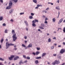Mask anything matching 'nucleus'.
Instances as JSON below:
<instances>
[{"label":"nucleus","instance_id":"1","mask_svg":"<svg viewBox=\"0 0 65 65\" xmlns=\"http://www.w3.org/2000/svg\"><path fill=\"white\" fill-rule=\"evenodd\" d=\"M12 33L13 34V35L12 36V38H13V40L14 41H15V40L17 39V37H16V34L15 33V32L14 30H12Z\"/></svg>","mask_w":65,"mask_h":65},{"label":"nucleus","instance_id":"2","mask_svg":"<svg viewBox=\"0 0 65 65\" xmlns=\"http://www.w3.org/2000/svg\"><path fill=\"white\" fill-rule=\"evenodd\" d=\"M6 48H8L9 46H11L12 45H14V44L12 43H9L8 42H7L6 43Z\"/></svg>","mask_w":65,"mask_h":65},{"label":"nucleus","instance_id":"3","mask_svg":"<svg viewBox=\"0 0 65 65\" xmlns=\"http://www.w3.org/2000/svg\"><path fill=\"white\" fill-rule=\"evenodd\" d=\"M65 52V50L64 49H62L60 51V53L61 54H63Z\"/></svg>","mask_w":65,"mask_h":65},{"label":"nucleus","instance_id":"4","mask_svg":"<svg viewBox=\"0 0 65 65\" xmlns=\"http://www.w3.org/2000/svg\"><path fill=\"white\" fill-rule=\"evenodd\" d=\"M63 19L61 18V19L58 22V24H61V23H62V21H63Z\"/></svg>","mask_w":65,"mask_h":65},{"label":"nucleus","instance_id":"5","mask_svg":"<svg viewBox=\"0 0 65 65\" xmlns=\"http://www.w3.org/2000/svg\"><path fill=\"white\" fill-rule=\"evenodd\" d=\"M55 62L56 64H58L60 63L59 60L57 61V60H55Z\"/></svg>","mask_w":65,"mask_h":65},{"label":"nucleus","instance_id":"6","mask_svg":"<svg viewBox=\"0 0 65 65\" xmlns=\"http://www.w3.org/2000/svg\"><path fill=\"white\" fill-rule=\"evenodd\" d=\"M12 2H10L9 3V6H10V7H12Z\"/></svg>","mask_w":65,"mask_h":65},{"label":"nucleus","instance_id":"7","mask_svg":"<svg viewBox=\"0 0 65 65\" xmlns=\"http://www.w3.org/2000/svg\"><path fill=\"white\" fill-rule=\"evenodd\" d=\"M32 47V44L31 43L29 44L27 47L28 48H29V47Z\"/></svg>","mask_w":65,"mask_h":65},{"label":"nucleus","instance_id":"8","mask_svg":"<svg viewBox=\"0 0 65 65\" xmlns=\"http://www.w3.org/2000/svg\"><path fill=\"white\" fill-rule=\"evenodd\" d=\"M18 58H19V56H17L15 57L14 58V60H17Z\"/></svg>","mask_w":65,"mask_h":65},{"label":"nucleus","instance_id":"9","mask_svg":"<svg viewBox=\"0 0 65 65\" xmlns=\"http://www.w3.org/2000/svg\"><path fill=\"white\" fill-rule=\"evenodd\" d=\"M11 7H10V6H8L7 7H6V9H10Z\"/></svg>","mask_w":65,"mask_h":65},{"label":"nucleus","instance_id":"10","mask_svg":"<svg viewBox=\"0 0 65 65\" xmlns=\"http://www.w3.org/2000/svg\"><path fill=\"white\" fill-rule=\"evenodd\" d=\"M56 9H57V10H60V7L59 6L57 7L56 8Z\"/></svg>","mask_w":65,"mask_h":65},{"label":"nucleus","instance_id":"11","mask_svg":"<svg viewBox=\"0 0 65 65\" xmlns=\"http://www.w3.org/2000/svg\"><path fill=\"white\" fill-rule=\"evenodd\" d=\"M13 11V9H12L11 10L9 11L10 13H11Z\"/></svg>","mask_w":65,"mask_h":65},{"label":"nucleus","instance_id":"12","mask_svg":"<svg viewBox=\"0 0 65 65\" xmlns=\"http://www.w3.org/2000/svg\"><path fill=\"white\" fill-rule=\"evenodd\" d=\"M46 55V53H43L42 57H44V56H45V55Z\"/></svg>","mask_w":65,"mask_h":65},{"label":"nucleus","instance_id":"13","mask_svg":"<svg viewBox=\"0 0 65 65\" xmlns=\"http://www.w3.org/2000/svg\"><path fill=\"white\" fill-rule=\"evenodd\" d=\"M52 21L53 22H56V19H55V18H54L52 19Z\"/></svg>","mask_w":65,"mask_h":65},{"label":"nucleus","instance_id":"14","mask_svg":"<svg viewBox=\"0 0 65 65\" xmlns=\"http://www.w3.org/2000/svg\"><path fill=\"white\" fill-rule=\"evenodd\" d=\"M36 54L37 55H38V54H40V52L37 51L36 52Z\"/></svg>","mask_w":65,"mask_h":65},{"label":"nucleus","instance_id":"15","mask_svg":"<svg viewBox=\"0 0 65 65\" xmlns=\"http://www.w3.org/2000/svg\"><path fill=\"white\" fill-rule=\"evenodd\" d=\"M48 42H51L52 41L51 40V39L50 38H49L48 40Z\"/></svg>","mask_w":65,"mask_h":65},{"label":"nucleus","instance_id":"16","mask_svg":"<svg viewBox=\"0 0 65 65\" xmlns=\"http://www.w3.org/2000/svg\"><path fill=\"white\" fill-rule=\"evenodd\" d=\"M41 26H42V27H45V26H44V24L43 23L41 24Z\"/></svg>","mask_w":65,"mask_h":65},{"label":"nucleus","instance_id":"17","mask_svg":"<svg viewBox=\"0 0 65 65\" xmlns=\"http://www.w3.org/2000/svg\"><path fill=\"white\" fill-rule=\"evenodd\" d=\"M24 23H25L26 26H28V23L26 21H24Z\"/></svg>","mask_w":65,"mask_h":65},{"label":"nucleus","instance_id":"18","mask_svg":"<svg viewBox=\"0 0 65 65\" xmlns=\"http://www.w3.org/2000/svg\"><path fill=\"white\" fill-rule=\"evenodd\" d=\"M39 63V62H38V60H36L35 61V63L36 64H37L38 63Z\"/></svg>","mask_w":65,"mask_h":65},{"label":"nucleus","instance_id":"19","mask_svg":"<svg viewBox=\"0 0 65 65\" xmlns=\"http://www.w3.org/2000/svg\"><path fill=\"white\" fill-rule=\"evenodd\" d=\"M37 6L38 7H42V5H37Z\"/></svg>","mask_w":65,"mask_h":65},{"label":"nucleus","instance_id":"20","mask_svg":"<svg viewBox=\"0 0 65 65\" xmlns=\"http://www.w3.org/2000/svg\"><path fill=\"white\" fill-rule=\"evenodd\" d=\"M41 57L40 56L39 57H37L36 58V59H41Z\"/></svg>","mask_w":65,"mask_h":65},{"label":"nucleus","instance_id":"21","mask_svg":"<svg viewBox=\"0 0 65 65\" xmlns=\"http://www.w3.org/2000/svg\"><path fill=\"white\" fill-rule=\"evenodd\" d=\"M39 28L41 29H44V28L41 27V26H40L39 27Z\"/></svg>","mask_w":65,"mask_h":65},{"label":"nucleus","instance_id":"22","mask_svg":"<svg viewBox=\"0 0 65 65\" xmlns=\"http://www.w3.org/2000/svg\"><path fill=\"white\" fill-rule=\"evenodd\" d=\"M33 2L35 3H37V0H34L33 1Z\"/></svg>","mask_w":65,"mask_h":65},{"label":"nucleus","instance_id":"23","mask_svg":"<svg viewBox=\"0 0 65 65\" xmlns=\"http://www.w3.org/2000/svg\"><path fill=\"white\" fill-rule=\"evenodd\" d=\"M15 57L14 55H12L11 56V57L12 58V59H13V58H14Z\"/></svg>","mask_w":65,"mask_h":65},{"label":"nucleus","instance_id":"24","mask_svg":"<svg viewBox=\"0 0 65 65\" xmlns=\"http://www.w3.org/2000/svg\"><path fill=\"white\" fill-rule=\"evenodd\" d=\"M32 26L33 27H35L36 26V25H35V24L34 23H33L32 24Z\"/></svg>","mask_w":65,"mask_h":65},{"label":"nucleus","instance_id":"25","mask_svg":"<svg viewBox=\"0 0 65 65\" xmlns=\"http://www.w3.org/2000/svg\"><path fill=\"white\" fill-rule=\"evenodd\" d=\"M8 31V30H7V29L5 30V33H7L8 32L7 31Z\"/></svg>","mask_w":65,"mask_h":65},{"label":"nucleus","instance_id":"26","mask_svg":"<svg viewBox=\"0 0 65 65\" xmlns=\"http://www.w3.org/2000/svg\"><path fill=\"white\" fill-rule=\"evenodd\" d=\"M63 31L65 33V27H64L63 28Z\"/></svg>","mask_w":65,"mask_h":65},{"label":"nucleus","instance_id":"27","mask_svg":"<svg viewBox=\"0 0 65 65\" xmlns=\"http://www.w3.org/2000/svg\"><path fill=\"white\" fill-rule=\"evenodd\" d=\"M9 59L10 60H12L13 59H12L11 57L9 58Z\"/></svg>","mask_w":65,"mask_h":65},{"label":"nucleus","instance_id":"28","mask_svg":"<svg viewBox=\"0 0 65 65\" xmlns=\"http://www.w3.org/2000/svg\"><path fill=\"white\" fill-rule=\"evenodd\" d=\"M3 41V39L2 38V39L1 40V43H2Z\"/></svg>","mask_w":65,"mask_h":65},{"label":"nucleus","instance_id":"29","mask_svg":"<svg viewBox=\"0 0 65 65\" xmlns=\"http://www.w3.org/2000/svg\"><path fill=\"white\" fill-rule=\"evenodd\" d=\"M54 47L53 46H52L51 47V49L52 50V49H54Z\"/></svg>","mask_w":65,"mask_h":65},{"label":"nucleus","instance_id":"30","mask_svg":"<svg viewBox=\"0 0 65 65\" xmlns=\"http://www.w3.org/2000/svg\"><path fill=\"white\" fill-rule=\"evenodd\" d=\"M3 20V17H1L0 18V21H2Z\"/></svg>","mask_w":65,"mask_h":65},{"label":"nucleus","instance_id":"31","mask_svg":"<svg viewBox=\"0 0 65 65\" xmlns=\"http://www.w3.org/2000/svg\"><path fill=\"white\" fill-rule=\"evenodd\" d=\"M13 1L15 3H17L18 2V0H13Z\"/></svg>","mask_w":65,"mask_h":65},{"label":"nucleus","instance_id":"32","mask_svg":"<svg viewBox=\"0 0 65 65\" xmlns=\"http://www.w3.org/2000/svg\"><path fill=\"white\" fill-rule=\"evenodd\" d=\"M53 65H55V64H56V62H55H55H53L52 63Z\"/></svg>","mask_w":65,"mask_h":65},{"label":"nucleus","instance_id":"33","mask_svg":"<svg viewBox=\"0 0 65 65\" xmlns=\"http://www.w3.org/2000/svg\"><path fill=\"white\" fill-rule=\"evenodd\" d=\"M21 63H23L22 62V60H21L20 61V62L19 63V64H21Z\"/></svg>","mask_w":65,"mask_h":65},{"label":"nucleus","instance_id":"34","mask_svg":"<svg viewBox=\"0 0 65 65\" xmlns=\"http://www.w3.org/2000/svg\"><path fill=\"white\" fill-rule=\"evenodd\" d=\"M36 22H38V20H35V21L34 22V23H36Z\"/></svg>","mask_w":65,"mask_h":65},{"label":"nucleus","instance_id":"35","mask_svg":"<svg viewBox=\"0 0 65 65\" xmlns=\"http://www.w3.org/2000/svg\"><path fill=\"white\" fill-rule=\"evenodd\" d=\"M22 46H23L24 47H26V46L25 45H24V44H23L22 45Z\"/></svg>","mask_w":65,"mask_h":65},{"label":"nucleus","instance_id":"36","mask_svg":"<svg viewBox=\"0 0 65 65\" xmlns=\"http://www.w3.org/2000/svg\"><path fill=\"white\" fill-rule=\"evenodd\" d=\"M0 60H1V61H4V59H3L2 58H0Z\"/></svg>","mask_w":65,"mask_h":65},{"label":"nucleus","instance_id":"37","mask_svg":"<svg viewBox=\"0 0 65 65\" xmlns=\"http://www.w3.org/2000/svg\"><path fill=\"white\" fill-rule=\"evenodd\" d=\"M24 14V12L21 13H20V15H22V14Z\"/></svg>","mask_w":65,"mask_h":65},{"label":"nucleus","instance_id":"38","mask_svg":"<svg viewBox=\"0 0 65 65\" xmlns=\"http://www.w3.org/2000/svg\"><path fill=\"white\" fill-rule=\"evenodd\" d=\"M29 18L30 19H33V17L32 16H30L29 17Z\"/></svg>","mask_w":65,"mask_h":65},{"label":"nucleus","instance_id":"39","mask_svg":"<svg viewBox=\"0 0 65 65\" xmlns=\"http://www.w3.org/2000/svg\"><path fill=\"white\" fill-rule=\"evenodd\" d=\"M24 38L25 39H27V37L26 36H25L24 37Z\"/></svg>","mask_w":65,"mask_h":65},{"label":"nucleus","instance_id":"40","mask_svg":"<svg viewBox=\"0 0 65 65\" xmlns=\"http://www.w3.org/2000/svg\"><path fill=\"white\" fill-rule=\"evenodd\" d=\"M0 2H1V3H3V0H0Z\"/></svg>","mask_w":65,"mask_h":65},{"label":"nucleus","instance_id":"41","mask_svg":"<svg viewBox=\"0 0 65 65\" xmlns=\"http://www.w3.org/2000/svg\"><path fill=\"white\" fill-rule=\"evenodd\" d=\"M27 58L28 59V60H29V59H30V58L29 57H27Z\"/></svg>","mask_w":65,"mask_h":65},{"label":"nucleus","instance_id":"42","mask_svg":"<svg viewBox=\"0 0 65 65\" xmlns=\"http://www.w3.org/2000/svg\"><path fill=\"white\" fill-rule=\"evenodd\" d=\"M31 15H32V16H33V15H34V14L33 13H31Z\"/></svg>","mask_w":65,"mask_h":65},{"label":"nucleus","instance_id":"43","mask_svg":"<svg viewBox=\"0 0 65 65\" xmlns=\"http://www.w3.org/2000/svg\"><path fill=\"white\" fill-rule=\"evenodd\" d=\"M53 55L55 57L57 56V54H54Z\"/></svg>","mask_w":65,"mask_h":65},{"label":"nucleus","instance_id":"44","mask_svg":"<svg viewBox=\"0 0 65 65\" xmlns=\"http://www.w3.org/2000/svg\"><path fill=\"white\" fill-rule=\"evenodd\" d=\"M44 23L45 24H47V22L45 20L44 22Z\"/></svg>","mask_w":65,"mask_h":65},{"label":"nucleus","instance_id":"45","mask_svg":"<svg viewBox=\"0 0 65 65\" xmlns=\"http://www.w3.org/2000/svg\"><path fill=\"white\" fill-rule=\"evenodd\" d=\"M23 57L24 58H26V56L25 55H23Z\"/></svg>","mask_w":65,"mask_h":65},{"label":"nucleus","instance_id":"46","mask_svg":"<svg viewBox=\"0 0 65 65\" xmlns=\"http://www.w3.org/2000/svg\"><path fill=\"white\" fill-rule=\"evenodd\" d=\"M3 26H6V24H5L4 23L3 24Z\"/></svg>","mask_w":65,"mask_h":65},{"label":"nucleus","instance_id":"47","mask_svg":"<svg viewBox=\"0 0 65 65\" xmlns=\"http://www.w3.org/2000/svg\"><path fill=\"white\" fill-rule=\"evenodd\" d=\"M35 8V9H38V6H37V7H36Z\"/></svg>","mask_w":65,"mask_h":65},{"label":"nucleus","instance_id":"48","mask_svg":"<svg viewBox=\"0 0 65 65\" xmlns=\"http://www.w3.org/2000/svg\"><path fill=\"white\" fill-rule=\"evenodd\" d=\"M32 54H33V55H35L36 54H35V53H34V52H33L32 53Z\"/></svg>","mask_w":65,"mask_h":65},{"label":"nucleus","instance_id":"49","mask_svg":"<svg viewBox=\"0 0 65 65\" xmlns=\"http://www.w3.org/2000/svg\"><path fill=\"white\" fill-rule=\"evenodd\" d=\"M37 50H38V51H39V50H40V48H37Z\"/></svg>","mask_w":65,"mask_h":65},{"label":"nucleus","instance_id":"50","mask_svg":"<svg viewBox=\"0 0 65 65\" xmlns=\"http://www.w3.org/2000/svg\"><path fill=\"white\" fill-rule=\"evenodd\" d=\"M17 49V48H15L14 49V50H15V51H16Z\"/></svg>","mask_w":65,"mask_h":65},{"label":"nucleus","instance_id":"51","mask_svg":"<svg viewBox=\"0 0 65 65\" xmlns=\"http://www.w3.org/2000/svg\"><path fill=\"white\" fill-rule=\"evenodd\" d=\"M35 21V20H33L32 21V23H35V22H34Z\"/></svg>","mask_w":65,"mask_h":65},{"label":"nucleus","instance_id":"52","mask_svg":"<svg viewBox=\"0 0 65 65\" xmlns=\"http://www.w3.org/2000/svg\"><path fill=\"white\" fill-rule=\"evenodd\" d=\"M10 21H11V22H13V20L12 19H11L10 20Z\"/></svg>","mask_w":65,"mask_h":65},{"label":"nucleus","instance_id":"53","mask_svg":"<svg viewBox=\"0 0 65 65\" xmlns=\"http://www.w3.org/2000/svg\"><path fill=\"white\" fill-rule=\"evenodd\" d=\"M58 47H61V45H59L58 46Z\"/></svg>","mask_w":65,"mask_h":65},{"label":"nucleus","instance_id":"54","mask_svg":"<svg viewBox=\"0 0 65 65\" xmlns=\"http://www.w3.org/2000/svg\"><path fill=\"white\" fill-rule=\"evenodd\" d=\"M53 39H56V38L55 37H54V38H53Z\"/></svg>","mask_w":65,"mask_h":65},{"label":"nucleus","instance_id":"55","mask_svg":"<svg viewBox=\"0 0 65 65\" xmlns=\"http://www.w3.org/2000/svg\"><path fill=\"white\" fill-rule=\"evenodd\" d=\"M49 9V8H47L46 9V10H48Z\"/></svg>","mask_w":65,"mask_h":65},{"label":"nucleus","instance_id":"56","mask_svg":"<svg viewBox=\"0 0 65 65\" xmlns=\"http://www.w3.org/2000/svg\"><path fill=\"white\" fill-rule=\"evenodd\" d=\"M26 30L27 31H28V28H26Z\"/></svg>","mask_w":65,"mask_h":65},{"label":"nucleus","instance_id":"57","mask_svg":"<svg viewBox=\"0 0 65 65\" xmlns=\"http://www.w3.org/2000/svg\"><path fill=\"white\" fill-rule=\"evenodd\" d=\"M45 16L44 15H43V18H45Z\"/></svg>","mask_w":65,"mask_h":65},{"label":"nucleus","instance_id":"58","mask_svg":"<svg viewBox=\"0 0 65 65\" xmlns=\"http://www.w3.org/2000/svg\"><path fill=\"white\" fill-rule=\"evenodd\" d=\"M63 45H65V42H63Z\"/></svg>","mask_w":65,"mask_h":65},{"label":"nucleus","instance_id":"59","mask_svg":"<svg viewBox=\"0 0 65 65\" xmlns=\"http://www.w3.org/2000/svg\"><path fill=\"white\" fill-rule=\"evenodd\" d=\"M61 57L60 56H59L58 57V58L59 59H61Z\"/></svg>","mask_w":65,"mask_h":65},{"label":"nucleus","instance_id":"60","mask_svg":"<svg viewBox=\"0 0 65 65\" xmlns=\"http://www.w3.org/2000/svg\"><path fill=\"white\" fill-rule=\"evenodd\" d=\"M0 65H3V64H2V63L0 62Z\"/></svg>","mask_w":65,"mask_h":65},{"label":"nucleus","instance_id":"61","mask_svg":"<svg viewBox=\"0 0 65 65\" xmlns=\"http://www.w3.org/2000/svg\"><path fill=\"white\" fill-rule=\"evenodd\" d=\"M26 62H27V60H25L24 61V63H26Z\"/></svg>","mask_w":65,"mask_h":65},{"label":"nucleus","instance_id":"62","mask_svg":"<svg viewBox=\"0 0 65 65\" xmlns=\"http://www.w3.org/2000/svg\"><path fill=\"white\" fill-rule=\"evenodd\" d=\"M51 5H53V3H51Z\"/></svg>","mask_w":65,"mask_h":65},{"label":"nucleus","instance_id":"63","mask_svg":"<svg viewBox=\"0 0 65 65\" xmlns=\"http://www.w3.org/2000/svg\"><path fill=\"white\" fill-rule=\"evenodd\" d=\"M25 43H27V41H25Z\"/></svg>","mask_w":65,"mask_h":65},{"label":"nucleus","instance_id":"64","mask_svg":"<svg viewBox=\"0 0 65 65\" xmlns=\"http://www.w3.org/2000/svg\"><path fill=\"white\" fill-rule=\"evenodd\" d=\"M38 31H40V29H38Z\"/></svg>","mask_w":65,"mask_h":65}]
</instances>
